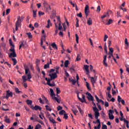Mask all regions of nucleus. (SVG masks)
Wrapping results in <instances>:
<instances>
[{"mask_svg":"<svg viewBox=\"0 0 129 129\" xmlns=\"http://www.w3.org/2000/svg\"><path fill=\"white\" fill-rule=\"evenodd\" d=\"M13 97V93L10 92V91H7V94L6 96V99H9V97Z\"/></svg>","mask_w":129,"mask_h":129,"instance_id":"obj_11","label":"nucleus"},{"mask_svg":"<svg viewBox=\"0 0 129 129\" xmlns=\"http://www.w3.org/2000/svg\"><path fill=\"white\" fill-rule=\"evenodd\" d=\"M77 20V23L76 24V27H79V19H78V18H76Z\"/></svg>","mask_w":129,"mask_h":129,"instance_id":"obj_42","label":"nucleus"},{"mask_svg":"<svg viewBox=\"0 0 129 129\" xmlns=\"http://www.w3.org/2000/svg\"><path fill=\"white\" fill-rule=\"evenodd\" d=\"M66 20V23L67 24V28H69V26H70V24H69V22H68V20H67V19H65Z\"/></svg>","mask_w":129,"mask_h":129,"instance_id":"obj_40","label":"nucleus"},{"mask_svg":"<svg viewBox=\"0 0 129 129\" xmlns=\"http://www.w3.org/2000/svg\"><path fill=\"white\" fill-rule=\"evenodd\" d=\"M12 61H13V65L15 66V65L17 64V59L16 58H12Z\"/></svg>","mask_w":129,"mask_h":129,"instance_id":"obj_36","label":"nucleus"},{"mask_svg":"<svg viewBox=\"0 0 129 129\" xmlns=\"http://www.w3.org/2000/svg\"><path fill=\"white\" fill-rule=\"evenodd\" d=\"M91 82H92L93 84H94V83L96 82V81L95 80V79H94V78L91 77Z\"/></svg>","mask_w":129,"mask_h":129,"instance_id":"obj_33","label":"nucleus"},{"mask_svg":"<svg viewBox=\"0 0 129 129\" xmlns=\"http://www.w3.org/2000/svg\"><path fill=\"white\" fill-rule=\"evenodd\" d=\"M80 60H81V56L80 55V54H78L76 61H80Z\"/></svg>","mask_w":129,"mask_h":129,"instance_id":"obj_28","label":"nucleus"},{"mask_svg":"<svg viewBox=\"0 0 129 129\" xmlns=\"http://www.w3.org/2000/svg\"><path fill=\"white\" fill-rule=\"evenodd\" d=\"M89 66H88V65L84 66V69L87 72V75H89Z\"/></svg>","mask_w":129,"mask_h":129,"instance_id":"obj_15","label":"nucleus"},{"mask_svg":"<svg viewBox=\"0 0 129 129\" xmlns=\"http://www.w3.org/2000/svg\"><path fill=\"white\" fill-rule=\"evenodd\" d=\"M63 115H64L63 118H64L65 119H68V114H64Z\"/></svg>","mask_w":129,"mask_h":129,"instance_id":"obj_53","label":"nucleus"},{"mask_svg":"<svg viewBox=\"0 0 129 129\" xmlns=\"http://www.w3.org/2000/svg\"><path fill=\"white\" fill-rule=\"evenodd\" d=\"M42 127V126L40 124H38L37 125H36L35 126V129H39L41 128Z\"/></svg>","mask_w":129,"mask_h":129,"instance_id":"obj_43","label":"nucleus"},{"mask_svg":"<svg viewBox=\"0 0 129 129\" xmlns=\"http://www.w3.org/2000/svg\"><path fill=\"white\" fill-rule=\"evenodd\" d=\"M33 18H37V10L36 11L33 10Z\"/></svg>","mask_w":129,"mask_h":129,"instance_id":"obj_37","label":"nucleus"},{"mask_svg":"<svg viewBox=\"0 0 129 129\" xmlns=\"http://www.w3.org/2000/svg\"><path fill=\"white\" fill-rule=\"evenodd\" d=\"M76 40L77 43V44H79V36H78V35L77 34H76Z\"/></svg>","mask_w":129,"mask_h":129,"instance_id":"obj_26","label":"nucleus"},{"mask_svg":"<svg viewBox=\"0 0 129 129\" xmlns=\"http://www.w3.org/2000/svg\"><path fill=\"white\" fill-rule=\"evenodd\" d=\"M112 14V12L110 10H108L106 13H105V16L108 17L109 18V14Z\"/></svg>","mask_w":129,"mask_h":129,"instance_id":"obj_22","label":"nucleus"},{"mask_svg":"<svg viewBox=\"0 0 129 129\" xmlns=\"http://www.w3.org/2000/svg\"><path fill=\"white\" fill-rule=\"evenodd\" d=\"M38 15L40 17H41V16H44V15H45V13L39 11L38 12Z\"/></svg>","mask_w":129,"mask_h":129,"instance_id":"obj_44","label":"nucleus"},{"mask_svg":"<svg viewBox=\"0 0 129 129\" xmlns=\"http://www.w3.org/2000/svg\"><path fill=\"white\" fill-rule=\"evenodd\" d=\"M11 13V9H8L6 10V15H9Z\"/></svg>","mask_w":129,"mask_h":129,"instance_id":"obj_56","label":"nucleus"},{"mask_svg":"<svg viewBox=\"0 0 129 129\" xmlns=\"http://www.w3.org/2000/svg\"><path fill=\"white\" fill-rule=\"evenodd\" d=\"M93 111L95 112V117L97 123H98V125L97 126H95L94 129H99L100 127H101V123H100V120L98 119V117H99V115L100 114H99V110L97 108V107H93Z\"/></svg>","mask_w":129,"mask_h":129,"instance_id":"obj_1","label":"nucleus"},{"mask_svg":"<svg viewBox=\"0 0 129 129\" xmlns=\"http://www.w3.org/2000/svg\"><path fill=\"white\" fill-rule=\"evenodd\" d=\"M125 44L128 46V42L127 41V38L125 39Z\"/></svg>","mask_w":129,"mask_h":129,"instance_id":"obj_63","label":"nucleus"},{"mask_svg":"<svg viewBox=\"0 0 129 129\" xmlns=\"http://www.w3.org/2000/svg\"><path fill=\"white\" fill-rule=\"evenodd\" d=\"M49 76H50V77H51V78H52L53 79H56V78H57V77H58V76L57 75L56 73L49 74Z\"/></svg>","mask_w":129,"mask_h":129,"instance_id":"obj_13","label":"nucleus"},{"mask_svg":"<svg viewBox=\"0 0 129 129\" xmlns=\"http://www.w3.org/2000/svg\"><path fill=\"white\" fill-rule=\"evenodd\" d=\"M117 101L119 103L121 102V97H120V96H118Z\"/></svg>","mask_w":129,"mask_h":129,"instance_id":"obj_52","label":"nucleus"},{"mask_svg":"<svg viewBox=\"0 0 129 129\" xmlns=\"http://www.w3.org/2000/svg\"><path fill=\"white\" fill-rule=\"evenodd\" d=\"M9 51L10 52H11L9 55L10 58H12V57H13V58H15L17 57V53H16V49H15V48L11 47Z\"/></svg>","mask_w":129,"mask_h":129,"instance_id":"obj_3","label":"nucleus"},{"mask_svg":"<svg viewBox=\"0 0 129 129\" xmlns=\"http://www.w3.org/2000/svg\"><path fill=\"white\" fill-rule=\"evenodd\" d=\"M102 129H107V126L106 125H103L102 127Z\"/></svg>","mask_w":129,"mask_h":129,"instance_id":"obj_64","label":"nucleus"},{"mask_svg":"<svg viewBox=\"0 0 129 129\" xmlns=\"http://www.w3.org/2000/svg\"><path fill=\"white\" fill-rule=\"evenodd\" d=\"M86 95H88V96H87V98H88V100H89L90 101H94V99L93 98L92 95H91V94H90L89 92H87Z\"/></svg>","mask_w":129,"mask_h":129,"instance_id":"obj_9","label":"nucleus"},{"mask_svg":"<svg viewBox=\"0 0 129 129\" xmlns=\"http://www.w3.org/2000/svg\"><path fill=\"white\" fill-rule=\"evenodd\" d=\"M109 119H113L114 118V116L113 115L109 114Z\"/></svg>","mask_w":129,"mask_h":129,"instance_id":"obj_47","label":"nucleus"},{"mask_svg":"<svg viewBox=\"0 0 129 129\" xmlns=\"http://www.w3.org/2000/svg\"><path fill=\"white\" fill-rule=\"evenodd\" d=\"M22 79H23V80L24 82H26V81H27V77L25 76H23L22 77Z\"/></svg>","mask_w":129,"mask_h":129,"instance_id":"obj_51","label":"nucleus"},{"mask_svg":"<svg viewBox=\"0 0 129 129\" xmlns=\"http://www.w3.org/2000/svg\"><path fill=\"white\" fill-rule=\"evenodd\" d=\"M49 119L50 122H52V123H57V122H56V121H55V119H53V118L49 117Z\"/></svg>","mask_w":129,"mask_h":129,"instance_id":"obj_24","label":"nucleus"},{"mask_svg":"<svg viewBox=\"0 0 129 129\" xmlns=\"http://www.w3.org/2000/svg\"><path fill=\"white\" fill-rule=\"evenodd\" d=\"M53 22L54 23V25H55L56 30H58V28H59V26H58V24H57V23H56V20L54 19Z\"/></svg>","mask_w":129,"mask_h":129,"instance_id":"obj_35","label":"nucleus"},{"mask_svg":"<svg viewBox=\"0 0 129 129\" xmlns=\"http://www.w3.org/2000/svg\"><path fill=\"white\" fill-rule=\"evenodd\" d=\"M5 121L7 122V123H10V122H11V121H10V118H8L7 116L5 117Z\"/></svg>","mask_w":129,"mask_h":129,"instance_id":"obj_34","label":"nucleus"},{"mask_svg":"<svg viewBox=\"0 0 129 129\" xmlns=\"http://www.w3.org/2000/svg\"><path fill=\"white\" fill-rule=\"evenodd\" d=\"M29 68L26 67L25 69V74L27 75L28 79H31L32 78V76L31 75V73H29Z\"/></svg>","mask_w":129,"mask_h":129,"instance_id":"obj_7","label":"nucleus"},{"mask_svg":"<svg viewBox=\"0 0 129 129\" xmlns=\"http://www.w3.org/2000/svg\"><path fill=\"white\" fill-rule=\"evenodd\" d=\"M77 16L79 18H82V13L80 12L79 14H77Z\"/></svg>","mask_w":129,"mask_h":129,"instance_id":"obj_58","label":"nucleus"},{"mask_svg":"<svg viewBox=\"0 0 129 129\" xmlns=\"http://www.w3.org/2000/svg\"><path fill=\"white\" fill-rule=\"evenodd\" d=\"M98 103H99L100 102H101V103L103 105L104 104V101H103L102 100H100L99 99L98 101Z\"/></svg>","mask_w":129,"mask_h":129,"instance_id":"obj_59","label":"nucleus"},{"mask_svg":"<svg viewBox=\"0 0 129 129\" xmlns=\"http://www.w3.org/2000/svg\"><path fill=\"white\" fill-rule=\"evenodd\" d=\"M50 27H52V23L51 22V20H50V19H49L47 21V25L46 26V28H50Z\"/></svg>","mask_w":129,"mask_h":129,"instance_id":"obj_17","label":"nucleus"},{"mask_svg":"<svg viewBox=\"0 0 129 129\" xmlns=\"http://www.w3.org/2000/svg\"><path fill=\"white\" fill-rule=\"evenodd\" d=\"M43 5L46 12H49V11H51V5H49V3H48L47 1H44Z\"/></svg>","mask_w":129,"mask_h":129,"instance_id":"obj_4","label":"nucleus"},{"mask_svg":"<svg viewBox=\"0 0 129 129\" xmlns=\"http://www.w3.org/2000/svg\"><path fill=\"white\" fill-rule=\"evenodd\" d=\"M38 100H39L40 103H41V104H44V101H43V100L41 98H39Z\"/></svg>","mask_w":129,"mask_h":129,"instance_id":"obj_57","label":"nucleus"},{"mask_svg":"<svg viewBox=\"0 0 129 129\" xmlns=\"http://www.w3.org/2000/svg\"><path fill=\"white\" fill-rule=\"evenodd\" d=\"M112 23H113V20L109 19V21L106 23H105V25L109 26V25H111V24H112Z\"/></svg>","mask_w":129,"mask_h":129,"instance_id":"obj_19","label":"nucleus"},{"mask_svg":"<svg viewBox=\"0 0 129 129\" xmlns=\"http://www.w3.org/2000/svg\"><path fill=\"white\" fill-rule=\"evenodd\" d=\"M45 107H46V110H49V111H52V109H51V108L49 107V105H45Z\"/></svg>","mask_w":129,"mask_h":129,"instance_id":"obj_38","label":"nucleus"},{"mask_svg":"<svg viewBox=\"0 0 129 129\" xmlns=\"http://www.w3.org/2000/svg\"><path fill=\"white\" fill-rule=\"evenodd\" d=\"M69 65V60H66L64 62V67L66 68H67V67H68Z\"/></svg>","mask_w":129,"mask_h":129,"instance_id":"obj_30","label":"nucleus"},{"mask_svg":"<svg viewBox=\"0 0 129 129\" xmlns=\"http://www.w3.org/2000/svg\"><path fill=\"white\" fill-rule=\"evenodd\" d=\"M114 112V111L112 110H109V114L112 115V114Z\"/></svg>","mask_w":129,"mask_h":129,"instance_id":"obj_61","label":"nucleus"},{"mask_svg":"<svg viewBox=\"0 0 129 129\" xmlns=\"http://www.w3.org/2000/svg\"><path fill=\"white\" fill-rule=\"evenodd\" d=\"M56 20L59 22L58 23V30L59 31H62V32H66V30H67V26H66V23H63L62 25V21H61V18L60 17V16H56Z\"/></svg>","mask_w":129,"mask_h":129,"instance_id":"obj_2","label":"nucleus"},{"mask_svg":"<svg viewBox=\"0 0 129 129\" xmlns=\"http://www.w3.org/2000/svg\"><path fill=\"white\" fill-rule=\"evenodd\" d=\"M87 24L89 26L92 25V20H91V18H89V20L87 21Z\"/></svg>","mask_w":129,"mask_h":129,"instance_id":"obj_23","label":"nucleus"},{"mask_svg":"<svg viewBox=\"0 0 129 129\" xmlns=\"http://www.w3.org/2000/svg\"><path fill=\"white\" fill-rule=\"evenodd\" d=\"M51 46L53 49H55L56 50L58 49V47H57V45L55 42H53V43L51 44Z\"/></svg>","mask_w":129,"mask_h":129,"instance_id":"obj_21","label":"nucleus"},{"mask_svg":"<svg viewBox=\"0 0 129 129\" xmlns=\"http://www.w3.org/2000/svg\"><path fill=\"white\" fill-rule=\"evenodd\" d=\"M60 93H61V91L60 90L59 88H56V96H59L58 94H60Z\"/></svg>","mask_w":129,"mask_h":129,"instance_id":"obj_29","label":"nucleus"},{"mask_svg":"<svg viewBox=\"0 0 129 129\" xmlns=\"http://www.w3.org/2000/svg\"><path fill=\"white\" fill-rule=\"evenodd\" d=\"M21 25H22V22H21L19 20H17L16 22V31H18V30H19V27H21Z\"/></svg>","mask_w":129,"mask_h":129,"instance_id":"obj_10","label":"nucleus"},{"mask_svg":"<svg viewBox=\"0 0 129 129\" xmlns=\"http://www.w3.org/2000/svg\"><path fill=\"white\" fill-rule=\"evenodd\" d=\"M20 43H21L20 45H22V47L25 46V41H24V40H22Z\"/></svg>","mask_w":129,"mask_h":129,"instance_id":"obj_60","label":"nucleus"},{"mask_svg":"<svg viewBox=\"0 0 129 129\" xmlns=\"http://www.w3.org/2000/svg\"><path fill=\"white\" fill-rule=\"evenodd\" d=\"M33 116L34 117L35 120H36V121H38V120H38V117H37V115L34 114L33 115Z\"/></svg>","mask_w":129,"mask_h":129,"instance_id":"obj_46","label":"nucleus"},{"mask_svg":"<svg viewBox=\"0 0 129 129\" xmlns=\"http://www.w3.org/2000/svg\"><path fill=\"white\" fill-rule=\"evenodd\" d=\"M26 102L28 105H32V104H33V101H32V100H27Z\"/></svg>","mask_w":129,"mask_h":129,"instance_id":"obj_25","label":"nucleus"},{"mask_svg":"<svg viewBox=\"0 0 129 129\" xmlns=\"http://www.w3.org/2000/svg\"><path fill=\"white\" fill-rule=\"evenodd\" d=\"M65 112H66L65 110H62L60 111H59V114H60V115H63V114L65 113Z\"/></svg>","mask_w":129,"mask_h":129,"instance_id":"obj_41","label":"nucleus"},{"mask_svg":"<svg viewBox=\"0 0 129 129\" xmlns=\"http://www.w3.org/2000/svg\"><path fill=\"white\" fill-rule=\"evenodd\" d=\"M77 97L78 99L80 100V101H81V102H82V103L85 102V103H86V100L85 99V95H82V98H81L79 97V93H78Z\"/></svg>","mask_w":129,"mask_h":129,"instance_id":"obj_6","label":"nucleus"},{"mask_svg":"<svg viewBox=\"0 0 129 129\" xmlns=\"http://www.w3.org/2000/svg\"><path fill=\"white\" fill-rule=\"evenodd\" d=\"M101 10V9L100 8V6H98L97 8V12L100 13Z\"/></svg>","mask_w":129,"mask_h":129,"instance_id":"obj_45","label":"nucleus"},{"mask_svg":"<svg viewBox=\"0 0 129 129\" xmlns=\"http://www.w3.org/2000/svg\"><path fill=\"white\" fill-rule=\"evenodd\" d=\"M109 55H111V56L113 57V48H109Z\"/></svg>","mask_w":129,"mask_h":129,"instance_id":"obj_20","label":"nucleus"},{"mask_svg":"<svg viewBox=\"0 0 129 129\" xmlns=\"http://www.w3.org/2000/svg\"><path fill=\"white\" fill-rule=\"evenodd\" d=\"M24 19H25V16H21V17L18 16L17 17V21H19V22L22 23V22L24 21Z\"/></svg>","mask_w":129,"mask_h":129,"instance_id":"obj_16","label":"nucleus"},{"mask_svg":"<svg viewBox=\"0 0 129 129\" xmlns=\"http://www.w3.org/2000/svg\"><path fill=\"white\" fill-rule=\"evenodd\" d=\"M107 57V55H105L104 56V60L103 61V64L106 67H107L108 65L107 64V63H106V58Z\"/></svg>","mask_w":129,"mask_h":129,"instance_id":"obj_14","label":"nucleus"},{"mask_svg":"<svg viewBox=\"0 0 129 129\" xmlns=\"http://www.w3.org/2000/svg\"><path fill=\"white\" fill-rule=\"evenodd\" d=\"M78 80H79V76H78V74L77 75V80L75 81V80L72 79L71 82H72L73 85H75L76 83L77 82H78Z\"/></svg>","mask_w":129,"mask_h":129,"instance_id":"obj_12","label":"nucleus"},{"mask_svg":"<svg viewBox=\"0 0 129 129\" xmlns=\"http://www.w3.org/2000/svg\"><path fill=\"white\" fill-rule=\"evenodd\" d=\"M27 36H28V38H29V39H32V38H33V35H32L31 33H27Z\"/></svg>","mask_w":129,"mask_h":129,"instance_id":"obj_49","label":"nucleus"},{"mask_svg":"<svg viewBox=\"0 0 129 129\" xmlns=\"http://www.w3.org/2000/svg\"><path fill=\"white\" fill-rule=\"evenodd\" d=\"M77 107L78 108L80 113H82V112H83V111H82V110L81 109V108L80 107V106L77 105Z\"/></svg>","mask_w":129,"mask_h":129,"instance_id":"obj_50","label":"nucleus"},{"mask_svg":"<svg viewBox=\"0 0 129 129\" xmlns=\"http://www.w3.org/2000/svg\"><path fill=\"white\" fill-rule=\"evenodd\" d=\"M86 87L87 89H88V90H89V91H90L91 90V88L90 87V86H89V83H88V82H86Z\"/></svg>","mask_w":129,"mask_h":129,"instance_id":"obj_27","label":"nucleus"},{"mask_svg":"<svg viewBox=\"0 0 129 129\" xmlns=\"http://www.w3.org/2000/svg\"><path fill=\"white\" fill-rule=\"evenodd\" d=\"M34 110H42V108L38 105H35L34 106Z\"/></svg>","mask_w":129,"mask_h":129,"instance_id":"obj_18","label":"nucleus"},{"mask_svg":"<svg viewBox=\"0 0 129 129\" xmlns=\"http://www.w3.org/2000/svg\"><path fill=\"white\" fill-rule=\"evenodd\" d=\"M39 117L41 118V119H43V117H44V118H45V117L44 116V115H43V113H41V114L39 115Z\"/></svg>","mask_w":129,"mask_h":129,"instance_id":"obj_54","label":"nucleus"},{"mask_svg":"<svg viewBox=\"0 0 129 129\" xmlns=\"http://www.w3.org/2000/svg\"><path fill=\"white\" fill-rule=\"evenodd\" d=\"M85 14L86 15V18L89 15V6L86 5L85 8Z\"/></svg>","mask_w":129,"mask_h":129,"instance_id":"obj_8","label":"nucleus"},{"mask_svg":"<svg viewBox=\"0 0 129 129\" xmlns=\"http://www.w3.org/2000/svg\"><path fill=\"white\" fill-rule=\"evenodd\" d=\"M47 37H48V34L45 33H42L40 41L41 46H43V41L46 42V38H47Z\"/></svg>","mask_w":129,"mask_h":129,"instance_id":"obj_5","label":"nucleus"},{"mask_svg":"<svg viewBox=\"0 0 129 129\" xmlns=\"http://www.w3.org/2000/svg\"><path fill=\"white\" fill-rule=\"evenodd\" d=\"M125 67H126V71L127 72H128V73L129 74V66L126 64L125 66Z\"/></svg>","mask_w":129,"mask_h":129,"instance_id":"obj_55","label":"nucleus"},{"mask_svg":"<svg viewBox=\"0 0 129 129\" xmlns=\"http://www.w3.org/2000/svg\"><path fill=\"white\" fill-rule=\"evenodd\" d=\"M9 43H10V46H12V48H15V45L13 44V41L12 40V39L9 40Z\"/></svg>","mask_w":129,"mask_h":129,"instance_id":"obj_32","label":"nucleus"},{"mask_svg":"<svg viewBox=\"0 0 129 129\" xmlns=\"http://www.w3.org/2000/svg\"><path fill=\"white\" fill-rule=\"evenodd\" d=\"M104 104L106 107H108V106H109V104L107 102H105Z\"/></svg>","mask_w":129,"mask_h":129,"instance_id":"obj_62","label":"nucleus"},{"mask_svg":"<svg viewBox=\"0 0 129 129\" xmlns=\"http://www.w3.org/2000/svg\"><path fill=\"white\" fill-rule=\"evenodd\" d=\"M50 95L51 96H55V94L54 93V91L52 89H50Z\"/></svg>","mask_w":129,"mask_h":129,"instance_id":"obj_31","label":"nucleus"},{"mask_svg":"<svg viewBox=\"0 0 129 129\" xmlns=\"http://www.w3.org/2000/svg\"><path fill=\"white\" fill-rule=\"evenodd\" d=\"M15 92H16V93H22V91H20L18 88H15Z\"/></svg>","mask_w":129,"mask_h":129,"instance_id":"obj_48","label":"nucleus"},{"mask_svg":"<svg viewBox=\"0 0 129 129\" xmlns=\"http://www.w3.org/2000/svg\"><path fill=\"white\" fill-rule=\"evenodd\" d=\"M44 69H47V68H50V63H48L46 64H45L44 66Z\"/></svg>","mask_w":129,"mask_h":129,"instance_id":"obj_39","label":"nucleus"}]
</instances>
